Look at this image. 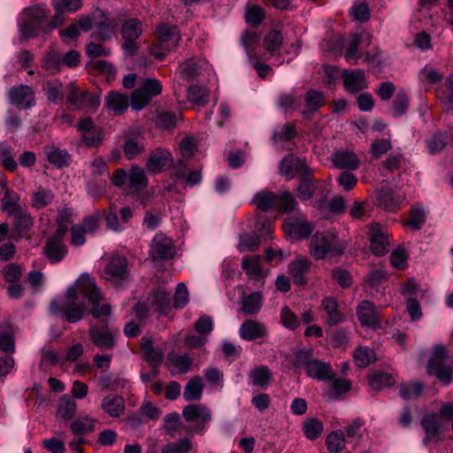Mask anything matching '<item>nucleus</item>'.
Segmentation results:
<instances>
[{
    "instance_id": "1",
    "label": "nucleus",
    "mask_w": 453,
    "mask_h": 453,
    "mask_svg": "<svg viewBox=\"0 0 453 453\" xmlns=\"http://www.w3.org/2000/svg\"><path fill=\"white\" fill-rule=\"evenodd\" d=\"M84 300L91 305L89 313L94 318L99 319L111 314L110 304H101L103 296L95 280L88 273L81 274L77 280L67 288L63 296L53 300L50 311L55 315L64 314L69 323H77L83 319L87 311Z\"/></svg>"
},
{
    "instance_id": "2",
    "label": "nucleus",
    "mask_w": 453,
    "mask_h": 453,
    "mask_svg": "<svg viewBox=\"0 0 453 453\" xmlns=\"http://www.w3.org/2000/svg\"><path fill=\"white\" fill-rule=\"evenodd\" d=\"M170 310L171 293L165 287H160L153 291L145 302L136 303L133 312L137 319L143 320L151 311L166 315Z\"/></svg>"
},
{
    "instance_id": "3",
    "label": "nucleus",
    "mask_w": 453,
    "mask_h": 453,
    "mask_svg": "<svg viewBox=\"0 0 453 453\" xmlns=\"http://www.w3.org/2000/svg\"><path fill=\"white\" fill-rule=\"evenodd\" d=\"M251 203L261 211H267L275 207L288 212L294 211L296 206L294 196L288 191L274 194L267 190H261L254 196Z\"/></svg>"
},
{
    "instance_id": "4",
    "label": "nucleus",
    "mask_w": 453,
    "mask_h": 453,
    "mask_svg": "<svg viewBox=\"0 0 453 453\" xmlns=\"http://www.w3.org/2000/svg\"><path fill=\"white\" fill-rule=\"evenodd\" d=\"M294 365L303 368L310 377L319 380H327L332 377L330 364L313 358L311 353L304 349L296 353Z\"/></svg>"
},
{
    "instance_id": "5",
    "label": "nucleus",
    "mask_w": 453,
    "mask_h": 453,
    "mask_svg": "<svg viewBox=\"0 0 453 453\" xmlns=\"http://www.w3.org/2000/svg\"><path fill=\"white\" fill-rule=\"evenodd\" d=\"M453 416V403L441 405L439 413H431L426 415L421 425L426 433L425 443L432 441H437L441 429L447 425V420L443 418Z\"/></svg>"
},
{
    "instance_id": "6",
    "label": "nucleus",
    "mask_w": 453,
    "mask_h": 453,
    "mask_svg": "<svg viewBox=\"0 0 453 453\" xmlns=\"http://www.w3.org/2000/svg\"><path fill=\"white\" fill-rule=\"evenodd\" d=\"M447 354V349L444 345H435L426 367L429 374L434 375L446 386L450 384L452 380V369L444 364Z\"/></svg>"
},
{
    "instance_id": "7",
    "label": "nucleus",
    "mask_w": 453,
    "mask_h": 453,
    "mask_svg": "<svg viewBox=\"0 0 453 453\" xmlns=\"http://www.w3.org/2000/svg\"><path fill=\"white\" fill-rule=\"evenodd\" d=\"M157 36L158 46L152 48L151 53L157 59L164 58L168 52L175 49L180 39L177 27L165 24H161L157 27Z\"/></svg>"
},
{
    "instance_id": "8",
    "label": "nucleus",
    "mask_w": 453,
    "mask_h": 453,
    "mask_svg": "<svg viewBox=\"0 0 453 453\" xmlns=\"http://www.w3.org/2000/svg\"><path fill=\"white\" fill-rule=\"evenodd\" d=\"M162 92L161 82L155 78H146L131 96V106L136 111L143 109L153 97Z\"/></svg>"
},
{
    "instance_id": "9",
    "label": "nucleus",
    "mask_w": 453,
    "mask_h": 453,
    "mask_svg": "<svg viewBox=\"0 0 453 453\" xmlns=\"http://www.w3.org/2000/svg\"><path fill=\"white\" fill-rule=\"evenodd\" d=\"M65 104L74 110L87 108L88 111H95L101 103L98 94L80 91L72 83L65 87Z\"/></svg>"
},
{
    "instance_id": "10",
    "label": "nucleus",
    "mask_w": 453,
    "mask_h": 453,
    "mask_svg": "<svg viewBox=\"0 0 453 453\" xmlns=\"http://www.w3.org/2000/svg\"><path fill=\"white\" fill-rule=\"evenodd\" d=\"M284 222L286 234L293 240L307 239L314 229V225L298 211H291Z\"/></svg>"
},
{
    "instance_id": "11",
    "label": "nucleus",
    "mask_w": 453,
    "mask_h": 453,
    "mask_svg": "<svg viewBox=\"0 0 453 453\" xmlns=\"http://www.w3.org/2000/svg\"><path fill=\"white\" fill-rule=\"evenodd\" d=\"M177 75L183 81H192L198 77L210 78L211 75H214V72L206 60L193 58L179 65Z\"/></svg>"
},
{
    "instance_id": "12",
    "label": "nucleus",
    "mask_w": 453,
    "mask_h": 453,
    "mask_svg": "<svg viewBox=\"0 0 453 453\" xmlns=\"http://www.w3.org/2000/svg\"><path fill=\"white\" fill-rule=\"evenodd\" d=\"M182 415L186 421L196 423L190 426V431L196 434H203L211 420L210 409L202 404L186 406L182 411Z\"/></svg>"
},
{
    "instance_id": "13",
    "label": "nucleus",
    "mask_w": 453,
    "mask_h": 453,
    "mask_svg": "<svg viewBox=\"0 0 453 453\" xmlns=\"http://www.w3.org/2000/svg\"><path fill=\"white\" fill-rule=\"evenodd\" d=\"M336 246V234L334 232H317L311 238L310 245L311 255L315 259H322L332 252Z\"/></svg>"
},
{
    "instance_id": "14",
    "label": "nucleus",
    "mask_w": 453,
    "mask_h": 453,
    "mask_svg": "<svg viewBox=\"0 0 453 453\" xmlns=\"http://www.w3.org/2000/svg\"><path fill=\"white\" fill-rule=\"evenodd\" d=\"M175 248L172 239L165 234H157L150 244V257L153 261L168 260L174 257Z\"/></svg>"
},
{
    "instance_id": "15",
    "label": "nucleus",
    "mask_w": 453,
    "mask_h": 453,
    "mask_svg": "<svg viewBox=\"0 0 453 453\" xmlns=\"http://www.w3.org/2000/svg\"><path fill=\"white\" fill-rule=\"evenodd\" d=\"M280 173L288 179L295 176L303 178L304 174L311 173V170L307 166L306 161L293 155L284 157L280 163Z\"/></svg>"
},
{
    "instance_id": "16",
    "label": "nucleus",
    "mask_w": 453,
    "mask_h": 453,
    "mask_svg": "<svg viewBox=\"0 0 453 453\" xmlns=\"http://www.w3.org/2000/svg\"><path fill=\"white\" fill-rule=\"evenodd\" d=\"M357 316L363 327L377 329L380 326L379 310L371 302L364 300L357 307Z\"/></svg>"
},
{
    "instance_id": "17",
    "label": "nucleus",
    "mask_w": 453,
    "mask_h": 453,
    "mask_svg": "<svg viewBox=\"0 0 453 453\" xmlns=\"http://www.w3.org/2000/svg\"><path fill=\"white\" fill-rule=\"evenodd\" d=\"M124 42L122 48L128 54H134L136 50L135 41L142 34V24L137 19L126 21L122 27Z\"/></svg>"
},
{
    "instance_id": "18",
    "label": "nucleus",
    "mask_w": 453,
    "mask_h": 453,
    "mask_svg": "<svg viewBox=\"0 0 453 453\" xmlns=\"http://www.w3.org/2000/svg\"><path fill=\"white\" fill-rule=\"evenodd\" d=\"M127 262L126 258L117 256L113 257L106 265L104 277L107 280L119 285L127 277Z\"/></svg>"
},
{
    "instance_id": "19",
    "label": "nucleus",
    "mask_w": 453,
    "mask_h": 453,
    "mask_svg": "<svg viewBox=\"0 0 453 453\" xmlns=\"http://www.w3.org/2000/svg\"><path fill=\"white\" fill-rule=\"evenodd\" d=\"M311 262L305 257L300 256L288 265V271L295 282L299 286L308 283L307 273L310 272Z\"/></svg>"
},
{
    "instance_id": "20",
    "label": "nucleus",
    "mask_w": 453,
    "mask_h": 453,
    "mask_svg": "<svg viewBox=\"0 0 453 453\" xmlns=\"http://www.w3.org/2000/svg\"><path fill=\"white\" fill-rule=\"evenodd\" d=\"M371 250L378 257L385 255L388 251L389 242L383 231V226L374 223L370 228Z\"/></svg>"
},
{
    "instance_id": "21",
    "label": "nucleus",
    "mask_w": 453,
    "mask_h": 453,
    "mask_svg": "<svg viewBox=\"0 0 453 453\" xmlns=\"http://www.w3.org/2000/svg\"><path fill=\"white\" fill-rule=\"evenodd\" d=\"M172 160L169 151L158 148L151 151L146 167L150 173L156 174L166 169L172 164Z\"/></svg>"
},
{
    "instance_id": "22",
    "label": "nucleus",
    "mask_w": 453,
    "mask_h": 453,
    "mask_svg": "<svg viewBox=\"0 0 453 453\" xmlns=\"http://www.w3.org/2000/svg\"><path fill=\"white\" fill-rule=\"evenodd\" d=\"M80 62V54L76 50H70L64 55L58 52L50 53L45 58V66L48 69L54 70L59 65H64L68 67H73Z\"/></svg>"
},
{
    "instance_id": "23",
    "label": "nucleus",
    "mask_w": 453,
    "mask_h": 453,
    "mask_svg": "<svg viewBox=\"0 0 453 453\" xmlns=\"http://www.w3.org/2000/svg\"><path fill=\"white\" fill-rule=\"evenodd\" d=\"M117 331L92 326L88 331L92 342L100 349H110L115 345L114 334Z\"/></svg>"
},
{
    "instance_id": "24",
    "label": "nucleus",
    "mask_w": 453,
    "mask_h": 453,
    "mask_svg": "<svg viewBox=\"0 0 453 453\" xmlns=\"http://www.w3.org/2000/svg\"><path fill=\"white\" fill-rule=\"evenodd\" d=\"M342 79L346 89L350 93H357L367 87V78L360 69L353 71L344 70Z\"/></svg>"
},
{
    "instance_id": "25",
    "label": "nucleus",
    "mask_w": 453,
    "mask_h": 453,
    "mask_svg": "<svg viewBox=\"0 0 453 453\" xmlns=\"http://www.w3.org/2000/svg\"><path fill=\"white\" fill-rule=\"evenodd\" d=\"M242 268L245 273L253 280H264L269 273L261 266V258L258 256H247L242 260Z\"/></svg>"
},
{
    "instance_id": "26",
    "label": "nucleus",
    "mask_w": 453,
    "mask_h": 453,
    "mask_svg": "<svg viewBox=\"0 0 453 453\" xmlns=\"http://www.w3.org/2000/svg\"><path fill=\"white\" fill-rule=\"evenodd\" d=\"M173 175L176 182L185 181L190 187L199 184L202 180L201 171L194 170L188 173V168L182 160L173 166Z\"/></svg>"
},
{
    "instance_id": "27",
    "label": "nucleus",
    "mask_w": 453,
    "mask_h": 453,
    "mask_svg": "<svg viewBox=\"0 0 453 453\" xmlns=\"http://www.w3.org/2000/svg\"><path fill=\"white\" fill-rule=\"evenodd\" d=\"M332 162L335 167L349 171L357 169L360 165V159L354 152L344 150H338L333 154Z\"/></svg>"
},
{
    "instance_id": "28",
    "label": "nucleus",
    "mask_w": 453,
    "mask_h": 453,
    "mask_svg": "<svg viewBox=\"0 0 453 453\" xmlns=\"http://www.w3.org/2000/svg\"><path fill=\"white\" fill-rule=\"evenodd\" d=\"M45 5L30 6V38L43 35L42 25L47 23Z\"/></svg>"
},
{
    "instance_id": "29",
    "label": "nucleus",
    "mask_w": 453,
    "mask_h": 453,
    "mask_svg": "<svg viewBox=\"0 0 453 453\" xmlns=\"http://www.w3.org/2000/svg\"><path fill=\"white\" fill-rule=\"evenodd\" d=\"M266 334V327L258 321L248 320L243 322L239 329V335L246 341H254Z\"/></svg>"
},
{
    "instance_id": "30",
    "label": "nucleus",
    "mask_w": 453,
    "mask_h": 453,
    "mask_svg": "<svg viewBox=\"0 0 453 453\" xmlns=\"http://www.w3.org/2000/svg\"><path fill=\"white\" fill-rule=\"evenodd\" d=\"M325 102V96L322 92L310 90L306 93L304 98V109L301 111L305 119H310L319 111Z\"/></svg>"
},
{
    "instance_id": "31",
    "label": "nucleus",
    "mask_w": 453,
    "mask_h": 453,
    "mask_svg": "<svg viewBox=\"0 0 453 453\" xmlns=\"http://www.w3.org/2000/svg\"><path fill=\"white\" fill-rule=\"evenodd\" d=\"M101 408L110 417L118 418L124 412L125 402L121 396L108 395L103 399Z\"/></svg>"
},
{
    "instance_id": "32",
    "label": "nucleus",
    "mask_w": 453,
    "mask_h": 453,
    "mask_svg": "<svg viewBox=\"0 0 453 453\" xmlns=\"http://www.w3.org/2000/svg\"><path fill=\"white\" fill-rule=\"evenodd\" d=\"M0 350L10 356L15 350L12 329L8 321H0Z\"/></svg>"
},
{
    "instance_id": "33",
    "label": "nucleus",
    "mask_w": 453,
    "mask_h": 453,
    "mask_svg": "<svg viewBox=\"0 0 453 453\" xmlns=\"http://www.w3.org/2000/svg\"><path fill=\"white\" fill-rule=\"evenodd\" d=\"M45 154L49 162L58 168L69 165L71 163V156L65 149L55 147L54 145L45 148Z\"/></svg>"
},
{
    "instance_id": "34",
    "label": "nucleus",
    "mask_w": 453,
    "mask_h": 453,
    "mask_svg": "<svg viewBox=\"0 0 453 453\" xmlns=\"http://www.w3.org/2000/svg\"><path fill=\"white\" fill-rule=\"evenodd\" d=\"M105 107L119 115L128 108V98L126 95L116 91H111L105 98Z\"/></svg>"
},
{
    "instance_id": "35",
    "label": "nucleus",
    "mask_w": 453,
    "mask_h": 453,
    "mask_svg": "<svg viewBox=\"0 0 453 453\" xmlns=\"http://www.w3.org/2000/svg\"><path fill=\"white\" fill-rule=\"evenodd\" d=\"M142 348L144 353L145 360L151 367H158L164 359V352L153 346L150 339L143 338L142 342Z\"/></svg>"
},
{
    "instance_id": "36",
    "label": "nucleus",
    "mask_w": 453,
    "mask_h": 453,
    "mask_svg": "<svg viewBox=\"0 0 453 453\" xmlns=\"http://www.w3.org/2000/svg\"><path fill=\"white\" fill-rule=\"evenodd\" d=\"M44 251L47 258L53 264L61 261L66 254V249L59 238H50Z\"/></svg>"
},
{
    "instance_id": "37",
    "label": "nucleus",
    "mask_w": 453,
    "mask_h": 453,
    "mask_svg": "<svg viewBox=\"0 0 453 453\" xmlns=\"http://www.w3.org/2000/svg\"><path fill=\"white\" fill-rule=\"evenodd\" d=\"M168 367L172 372L186 373L192 365V358L188 355L170 353L167 357Z\"/></svg>"
},
{
    "instance_id": "38",
    "label": "nucleus",
    "mask_w": 453,
    "mask_h": 453,
    "mask_svg": "<svg viewBox=\"0 0 453 453\" xmlns=\"http://www.w3.org/2000/svg\"><path fill=\"white\" fill-rule=\"evenodd\" d=\"M148 180L142 168L134 165L128 172V188L132 192H138L145 188Z\"/></svg>"
},
{
    "instance_id": "39",
    "label": "nucleus",
    "mask_w": 453,
    "mask_h": 453,
    "mask_svg": "<svg viewBox=\"0 0 453 453\" xmlns=\"http://www.w3.org/2000/svg\"><path fill=\"white\" fill-rule=\"evenodd\" d=\"M377 204L388 211H395L401 203L399 196H395L391 191L380 190L376 196Z\"/></svg>"
},
{
    "instance_id": "40",
    "label": "nucleus",
    "mask_w": 453,
    "mask_h": 453,
    "mask_svg": "<svg viewBox=\"0 0 453 453\" xmlns=\"http://www.w3.org/2000/svg\"><path fill=\"white\" fill-rule=\"evenodd\" d=\"M242 310L248 315L257 314L263 304V296L260 292H253L242 297Z\"/></svg>"
},
{
    "instance_id": "41",
    "label": "nucleus",
    "mask_w": 453,
    "mask_h": 453,
    "mask_svg": "<svg viewBox=\"0 0 453 453\" xmlns=\"http://www.w3.org/2000/svg\"><path fill=\"white\" fill-rule=\"evenodd\" d=\"M28 86H13L9 91L11 103L19 109L28 108Z\"/></svg>"
},
{
    "instance_id": "42",
    "label": "nucleus",
    "mask_w": 453,
    "mask_h": 453,
    "mask_svg": "<svg viewBox=\"0 0 453 453\" xmlns=\"http://www.w3.org/2000/svg\"><path fill=\"white\" fill-rule=\"evenodd\" d=\"M322 310L326 313L327 323L335 325L342 320V313L339 311L338 303L333 297H326L321 303Z\"/></svg>"
},
{
    "instance_id": "43",
    "label": "nucleus",
    "mask_w": 453,
    "mask_h": 453,
    "mask_svg": "<svg viewBox=\"0 0 453 453\" xmlns=\"http://www.w3.org/2000/svg\"><path fill=\"white\" fill-rule=\"evenodd\" d=\"M76 409V403L68 395H63L58 402L57 416L64 420H69L74 415Z\"/></svg>"
},
{
    "instance_id": "44",
    "label": "nucleus",
    "mask_w": 453,
    "mask_h": 453,
    "mask_svg": "<svg viewBox=\"0 0 453 453\" xmlns=\"http://www.w3.org/2000/svg\"><path fill=\"white\" fill-rule=\"evenodd\" d=\"M361 419H355L344 428V435L348 442H354L357 445L361 442L365 428Z\"/></svg>"
},
{
    "instance_id": "45",
    "label": "nucleus",
    "mask_w": 453,
    "mask_h": 453,
    "mask_svg": "<svg viewBox=\"0 0 453 453\" xmlns=\"http://www.w3.org/2000/svg\"><path fill=\"white\" fill-rule=\"evenodd\" d=\"M119 23L115 19H106L96 25L93 36L99 40L110 39Z\"/></svg>"
},
{
    "instance_id": "46",
    "label": "nucleus",
    "mask_w": 453,
    "mask_h": 453,
    "mask_svg": "<svg viewBox=\"0 0 453 453\" xmlns=\"http://www.w3.org/2000/svg\"><path fill=\"white\" fill-rule=\"evenodd\" d=\"M96 420L88 415H84L74 419L71 424V431L75 435L88 434L93 431Z\"/></svg>"
},
{
    "instance_id": "47",
    "label": "nucleus",
    "mask_w": 453,
    "mask_h": 453,
    "mask_svg": "<svg viewBox=\"0 0 453 453\" xmlns=\"http://www.w3.org/2000/svg\"><path fill=\"white\" fill-rule=\"evenodd\" d=\"M203 383L200 377L192 378L186 385L183 396L187 401L199 400L203 395Z\"/></svg>"
},
{
    "instance_id": "48",
    "label": "nucleus",
    "mask_w": 453,
    "mask_h": 453,
    "mask_svg": "<svg viewBox=\"0 0 453 453\" xmlns=\"http://www.w3.org/2000/svg\"><path fill=\"white\" fill-rule=\"evenodd\" d=\"M43 90L48 100L55 104L63 101L65 88L57 80L48 82Z\"/></svg>"
},
{
    "instance_id": "49",
    "label": "nucleus",
    "mask_w": 453,
    "mask_h": 453,
    "mask_svg": "<svg viewBox=\"0 0 453 453\" xmlns=\"http://www.w3.org/2000/svg\"><path fill=\"white\" fill-rule=\"evenodd\" d=\"M300 180V184L296 188L297 196L302 201L306 202L313 196L316 184L311 178V173L304 174Z\"/></svg>"
},
{
    "instance_id": "50",
    "label": "nucleus",
    "mask_w": 453,
    "mask_h": 453,
    "mask_svg": "<svg viewBox=\"0 0 453 453\" xmlns=\"http://www.w3.org/2000/svg\"><path fill=\"white\" fill-rule=\"evenodd\" d=\"M272 378L270 370L266 366H258L249 374V381L253 386L264 388Z\"/></svg>"
},
{
    "instance_id": "51",
    "label": "nucleus",
    "mask_w": 453,
    "mask_h": 453,
    "mask_svg": "<svg viewBox=\"0 0 453 453\" xmlns=\"http://www.w3.org/2000/svg\"><path fill=\"white\" fill-rule=\"evenodd\" d=\"M346 437L344 435V433L342 430H335L331 432L326 436V446L329 451L333 453H338L342 451L346 443H347Z\"/></svg>"
},
{
    "instance_id": "52",
    "label": "nucleus",
    "mask_w": 453,
    "mask_h": 453,
    "mask_svg": "<svg viewBox=\"0 0 453 453\" xmlns=\"http://www.w3.org/2000/svg\"><path fill=\"white\" fill-rule=\"evenodd\" d=\"M242 45L244 48L249 62H251L253 58H256V52L254 46L259 44V36L255 32H245L242 36Z\"/></svg>"
},
{
    "instance_id": "53",
    "label": "nucleus",
    "mask_w": 453,
    "mask_h": 453,
    "mask_svg": "<svg viewBox=\"0 0 453 453\" xmlns=\"http://www.w3.org/2000/svg\"><path fill=\"white\" fill-rule=\"evenodd\" d=\"M449 139L450 136L446 132L433 134L426 140L428 152L430 154H435L441 151Z\"/></svg>"
},
{
    "instance_id": "54",
    "label": "nucleus",
    "mask_w": 453,
    "mask_h": 453,
    "mask_svg": "<svg viewBox=\"0 0 453 453\" xmlns=\"http://www.w3.org/2000/svg\"><path fill=\"white\" fill-rule=\"evenodd\" d=\"M260 246V239L256 234H242L239 235L237 249L240 252L254 251Z\"/></svg>"
},
{
    "instance_id": "55",
    "label": "nucleus",
    "mask_w": 453,
    "mask_h": 453,
    "mask_svg": "<svg viewBox=\"0 0 453 453\" xmlns=\"http://www.w3.org/2000/svg\"><path fill=\"white\" fill-rule=\"evenodd\" d=\"M329 385L333 390V400L338 399V396L342 394L348 392L351 388V382L344 378L335 377L332 372V377L327 380Z\"/></svg>"
},
{
    "instance_id": "56",
    "label": "nucleus",
    "mask_w": 453,
    "mask_h": 453,
    "mask_svg": "<svg viewBox=\"0 0 453 453\" xmlns=\"http://www.w3.org/2000/svg\"><path fill=\"white\" fill-rule=\"evenodd\" d=\"M424 386L418 381L403 384L399 394L405 401L417 399L422 393Z\"/></svg>"
},
{
    "instance_id": "57",
    "label": "nucleus",
    "mask_w": 453,
    "mask_h": 453,
    "mask_svg": "<svg viewBox=\"0 0 453 453\" xmlns=\"http://www.w3.org/2000/svg\"><path fill=\"white\" fill-rule=\"evenodd\" d=\"M323 424L317 418H307L303 425V431L309 440L317 439L323 432Z\"/></svg>"
},
{
    "instance_id": "58",
    "label": "nucleus",
    "mask_w": 453,
    "mask_h": 453,
    "mask_svg": "<svg viewBox=\"0 0 453 453\" xmlns=\"http://www.w3.org/2000/svg\"><path fill=\"white\" fill-rule=\"evenodd\" d=\"M53 194L50 189L38 187L33 195V206L40 209L51 203Z\"/></svg>"
},
{
    "instance_id": "59",
    "label": "nucleus",
    "mask_w": 453,
    "mask_h": 453,
    "mask_svg": "<svg viewBox=\"0 0 453 453\" xmlns=\"http://www.w3.org/2000/svg\"><path fill=\"white\" fill-rule=\"evenodd\" d=\"M144 143L141 138H128L124 144V152L128 159H132L143 152Z\"/></svg>"
},
{
    "instance_id": "60",
    "label": "nucleus",
    "mask_w": 453,
    "mask_h": 453,
    "mask_svg": "<svg viewBox=\"0 0 453 453\" xmlns=\"http://www.w3.org/2000/svg\"><path fill=\"white\" fill-rule=\"evenodd\" d=\"M52 6L56 12H74L81 9L82 1L81 0H52Z\"/></svg>"
},
{
    "instance_id": "61",
    "label": "nucleus",
    "mask_w": 453,
    "mask_h": 453,
    "mask_svg": "<svg viewBox=\"0 0 453 453\" xmlns=\"http://www.w3.org/2000/svg\"><path fill=\"white\" fill-rule=\"evenodd\" d=\"M394 378L387 372H375L369 379V385L372 389L379 390L394 384Z\"/></svg>"
},
{
    "instance_id": "62",
    "label": "nucleus",
    "mask_w": 453,
    "mask_h": 453,
    "mask_svg": "<svg viewBox=\"0 0 453 453\" xmlns=\"http://www.w3.org/2000/svg\"><path fill=\"white\" fill-rule=\"evenodd\" d=\"M356 365L359 367H365L375 359L372 349L368 347H359L353 355Z\"/></svg>"
},
{
    "instance_id": "63",
    "label": "nucleus",
    "mask_w": 453,
    "mask_h": 453,
    "mask_svg": "<svg viewBox=\"0 0 453 453\" xmlns=\"http://www.w3.org/2000/svg\"><path fill=\"white\" fill-rule=\"evenodd\" d=\"M22 271L23 270L19 265L10 263L1 270V273L4 276L5 281H7L9 284H12L19 281L22 276Z\"/></svg>"
},
{
    "instance_id": "64",
    "label": "nucleus",
    "mask_w": 453,
    "mask_h": 453,
    "mask_svg": "<svg viewBox=\"0 0 453 453\" xmlns=\"http://www.w3.org/2000/svg\"><path fill=\"white\" fill-rule=\"evenodd\" d=\"M191 443L188 439L173 441L166 444L162 453H188L191 450Z\"/></svg>"
}]
</instances>
